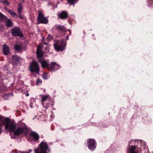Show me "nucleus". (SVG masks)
Here are the masks:
<instances>
[{"instance_id": "nucleus-14", "label": "nucleus", "mask_w": 153, "mask_h": 153, "mask_svg": "<svg viewBox=\"0 0 153 153\" xmlns=\"http://www.w3.org/2000/svg\"><path fill=\"white\" fill-rule=\"evenodd\" d=\"M3 53L4 55H7L10 52V49L6 45L4 44L3 46Z\"/></svg>"}, {"instance_id": "nucleus-18", "label": "nucleus", "mask_w": 153, "mask_h": 153, "mask_svg": "<svg viewBox=\"0 0 153 153\" xmlns=\"http://www.w3.org/2000/svg\"><path fill=\"white\" fill-rule=\"evenodd\" d=\"M14 48L18 52H21L22 51V46L21 45H15Z\"/></svg>"}, {"instance_id": "nucleus-17", "label": "nucleus", "mask_w": 153, "mask_h": 153, "mask_svg": "<svg viewBox=\"0 0 153 153\" xmlns=\"http://www.w3.org/2000/svg\"><path fill=\"white\" fill-rule=\"evenodd\" d=\"M136 147L135 146H132L129 149L128 153H138V152L135 150Z\"/></svg>"}, {"instance_id": "nucleus-39", "label": "nucleus", "mask_w": 153, "mask_h": 153, "mask_svg": "<svg viewBox=\"0 0 153 153\" xmlns=\"http://www.w3.org/2000/svg\"><path fill=\"white\" fill-rule=\"evenodd\" d=\"M47 48L46 47V48H45V49L47 50Z\"/></svg>"}, {"instance_id": "nucleus-2", "label": "nucleus", "mask_w": 153, "mask_h": 153, "mask_svg": "<svg viewBox=\"0 0 153 153\" xmlns=\"http://www.w3.org/2000/svg\"><path fill=\"white\" fill-rule=\"evenodd\" d=\"M48 147L47 143L44 142H41L38 147L34 149L35 153H47Z\"/></svg>"}, {"instance_id": "nucleus-16", "label": "nucleus", "mask_w": 153, "mask_h": 153, "mask_svg": "<svg viewBox=\"0 0 153 153\" xmlns=\"http://www.w3.org/2000/svg\"><path fill=\"white\" fill-rule=\"evenodd\" d=\"M68 16V14L65 11H62L59 15V17L62 19H66Z\"/></svg>"}, {"instance_id": "nucleus-23", "label": "nucleus", "mask_w": 153, "mask_h": 153, "mask_svg": "<svg viewBox=\"0 0 153 153\" xmlns=\"http://www.w3.org/2000/svg\"><path fill=\"white\" fill-rule=\"evenodd\" d=\"M6 90L5 86L3 84H1L0 87V90L1 91H4Z\"/></svg>"}, {"instance_id": "nucleus-13", "label": "nucleus", "mask_w": 153, "mask_h": 153, "mask_svg": "<svg viewBox=\"0 0 153 153\" xmlns=\"http://www.w3.org/2000/svg\"><path fill=\"white\" fill-rule=\"evenodd\" d=\"M12 57L13 60L12 62L14 65L17 64L20 59V57L16 54L13 55Z\"/></svg>"}, {"instance_id": "nucleus-3", "label": "nucleus", "mask_w": 153, "mask_h": 153, "mask_svg": "<svg viewBox=\"0 0 153 153\" xmlns=\"http://www.w3.org/2000/svg\"><path fill=\"white\" fill-rule=\"evenodd\" d=\"M66 43L63 40L61 41H56L54 44V46L55 50L57 51H62L65 48Z\"/></svg>"}, {"instance_id": "nucleus-26", "label": "nucleus", "mask_w": 153, "mask_h": 153, "mask_svg": "<svg viewBox=\"0 0 153 153\" xmlns=\"http://www.w3.org/2000/svg\"><path fill=\"white\" fill-rule=\"evenodd\" d=\"M53 38L52 36L50 34H48V36L46 38V39L48 41L51 40Z\"/></svg>"}, {"instance_id": "nucleus-24", "label": "nucleus", "mask_w": 153, "mask_h": 153, "mask_svg": "<svg viewBox=\"0 0 153 153\" xmlns=\"http://www.w3.org/2000/svg\"><path fill=\"white\" fill-rule=\"evenodd\" d=\"M0 2L4 3V4L7 5H9V3L7 0H0Z\"/></svg>"}, {"instance_id": "nucleus-29", "label": "nucleus", "mask_w": 153, "mask_h": 153, "mask_svg": "<svg viewBox=\"0 0 153 153\" xmlns=\"http://www.w3.org/2000/svg\"><path fill=\"white\" fill-rule=\"evenodd\" d=\"M32 151V150L31 149H29L28 152H24L23 151H22L21 152V153H30Z\"/></svg>"}, {"instance_id": "nucleus-21", "label": "nucleus", "mask_w": 153, "mask_h": 153, "mask_svg": "<svg viewBox=\"0 0 153 153\" xmlns=\"http://www.w3.org/2000/svg\"><path fill=\"white\" fill-rule=\"evenodd\" d=\"M22 9V4L19 3L18 8V12L19 14H21Z\"/></svg>"}, {"instance_id": "nucleus-30", "label": "nucleus", "mask_w": 153, "mask_h": 153, "mask_svg": "<svg viewBox=\"0 0 153 153\" xmlns=\"http://www.w3.org/2000/svg\"><path fill=\"white\" fill-rule=\"evenodd\" d=\"M8 96L7 95H4L3 97V98L4 100H7L8 99Z\"/></svg>"}, {"instance_id": "nucleus-8", "label": "nucleus", "mask_w": 153, "mask_h": 153, "mask_svg": "<svg viewBox=\"0 0 153 153\" xmlns=\"http://www.w3.org/2000/svg\"><path fill=\"white\" fill-rule=\"evenodd\" d=\"M11 33L13 36H19L21 37L23 36L20 29L18 27H15L13 28L11 30Z\"/></svg>"}, {"instance_id": "nucleus-9", "label": "nucleus", "mask_w": 153, "mask_h": 153, "mask_svg": "<svg viewBox=\"0 0 153 153\" xmlns=\"http://www.w3.org/2000/svg\"><path fill=\"white\" fill-rule=\"evenodd\" d=\"M60 66L55 62H52L50 64L48 69L51 71H56L59 69Z\"/></svg>"}, {"instance_id": "nucleus-28", "label": "nucleus", "mask_w": 153, "mask_h": 153, "mask_svg": "<svg viewBox=\"0 0 153 153\" xmlns=\"http://www.w3.org/2000/svg\"><path fill=\"white\" fill-rule=\"evenodd\" d=\"M42 46L41 44H39L37 48V50H42Z\"/></svg>"}, {"instance_id": "nucleus-27", "label": "nucleus", "mask_w": 153, "mask_h": 153, "mask_svg": "<svg viewBox=\"0 0 153 153\" xmlns=\"http://www.w3.org/2000/svg\"><path fill=\"white\" fill-rule=\"evenodd\" d=\"M42 81L41 79H37L36 82V84L37 85H38L41 84L42 82Z\"/></svg>"}, {"instance_id": "nucleus-35", "label": "nucleus", "mask_w": 153, "mask_h": 153, "mask_svg": "<svg viewBox=\"0 0 153 153\" xmlns=\"http://www.w3.org/2000/svg\"><path fill=\"white\" fill-rule=\"evenodd\" d=\"M140 142H141V143H143L144 145H145V143L144 141H140Z\"/></svg>"}, {"instance_id": "nucleus-6", "label": "nucleus", "mask_w": 153, "mask_h": 153, "mask_svg": "<svg viewBox=\"0 0 153 153\" xmlns=\"http://www.w3.org/2000/svg\"><path fill=\"white\" fill-rule=\"evenodd\" d=\"M30 71L32 72L38 74L39 71V68L38 63L33 61L30 66Z\"/></svg>"}, {"instance_id": "nucleus-38", "label": "nucleus", "mask_w": 153, "mask_h": 153, "mask_svg": "<svg viewBox=\"0 0 153 153\" xmlns=\"http://www.w3.org/2000/svg\"><path fill=\"white\" fill-rule=\"evenodd\" d=\"M26 95L27 96H28L29 95V94H26Z\"/></svg>"}, {"instance_id": "nucleus-25", "label": "nucleus", "mask_w": 153, "mask_h": 153, "mask_svg": "<svg viewBox=\"0 0 153 153\" xmlns=\"http://www.w3.org/2000/svg\"><path fill=\"white\" fill-rule=\"evenodd\" d=\"M77 0H67L69 3L71 5H72L74 4L75 2Z\"/></svg>"}, {"instance_id": "nucleus-19", "label": "nucleus", "mask_w": 153, "mask_h": 153, "mask_svg": "<svg viewBox=\"0 0 153 153\" xmlns=\"http://www.w3.org/2000/svg\"><path fill=\"white\" fill-rule=\"evenodd\" d=\"M5 21L6 22V25L8 27L12 26L13 22L10 19H6Z\"/></svg>"}, {"instance_id": "nucleus-33", "label": "nucleus", "mask_w": 153, "mask_h": 153, "mask_svg": "<svg viewBox=\"0 0 153 153\" xmlns=\"http://www.w3.org/2000/svg\"><path fill=\"white\" fill-rule=\"evenodd\" d=\"M19 18L21 19H23V17H22V15H21V14H19Z\"/></svg>"}, {"instance_id": "nucleus-10", "label": "nucleus", "mask_w": 153, "mask_h": 153, "mask_svg": "<svg viewBox=\"0 0 153 153\" xmlns=\"http://www.w3.org/2000/svg\"><path fill=\"white\" fill-rule=\"evenodd\" d=\"M39 62L40 63L42 67L43 68H46L48 69L50 64L49 62L47 60H45L44 59H39Z\"/></svg>"}, {"instance_id": "nucleus-34", "label": "nucleus", "mask_w": 153, "mask_h": 153, "mask_svg": "<svg viewBox=\"0 0 153 153\" xmlns=\"http://www.w3.org/2000/svg\"><path fill=\"white\" fill-rule=\"evenodd\" d=\"M30 108H33V105L32 102H30Z\"/></svg>"}, {"instance_id": "nucleus-7", "label": "nucleus", "mask_w": 153, "mask_h": 153, "mask_svg": "<svg viewBox=\"0 0 153 153\" xmlns=\"http://www.w3.org/2000/svg\"><path fill=\"white\" fill-rule=\"evenodd\" d=\"M87 144L89 149L94 150L96 149V142L94 139H89L87 141Z\"/></svg>"}, {"instance_id": "nucleus-31", "label": "nucleus", "mask_w": 153, "mask_h": 153, "mask_svg": "<svg viewBox=\"0 0 153 153\" xmlns=\"http://www.w3.org/2000/svg\"><path fill=\"white\" fill-rule=\"evenodd\" d=\"M44 39H45V38L44 37H43V38H42V42L45 45H48V43H46L45 42H43V41H44Z\"/></svg>"}, {"instance_id": "nucleus-36", "label": "nucleus", "mask_w": 153, "mask_h": 153, "mask_svg": "<svg viewBox=\"0 0 153 153\" xmlns=\"http://www.w3.org/2000/svg\"><path fill=\"white\" fill-rule=\"evenodd\" d=\"M48 79V77H44V79Z\"/></svg>"}, {"instance_id": "nucleus-22", "label": "nucleus", "mask_w": 153, "mask_h": 153, "mask_svg": "<svg viewBox=\"0 0 153 153\" xmlns=\"http://www.w3.org/2000/svg\"><path fill=\"white\" fill-rule=\"evenodd\" d=\"M6 19V16L0 13V21H4Z\"/></svg>"}, {"instance_id": "nucleus-1", "label": "nucleus", "mask_w": 153, "mask_h": 153, "mask_svg": "<svg viewBox=\"0 0 153 153\" xmlns=\"http://www.w3.org/2000/svg\"><path fill=\"white\" fill-rule=\"evenodd\" d=\"M16 126V123L12 121L9 122L5 125L6 129H8L10 132H13L14 134L16 135L23 134L27 131L25 127H20L15 129Z\"/></svg>"}, {"instance_id": "nucleus-37", "label": "nucleus", "mask_w": 153, "mask_h": 153, "mask_svg": "<svg viewBox=\"0 0 153 153\" xmlns=\"http://www.w3.org/2000/svg\"><path fill=\"white\" fill-rule=\"evenodd\" d=\"M51 5V3H48V6Z\"/></svg>"}, {"instance_id": "nucleus-20", "label": "nucleus", "mask_w": 153, "mask_h": 153, "mask_svg": "<svg viewBox=\"0 0 153 153\" xmlns=\"http://www.w3.org/2000/svg\"><path fill=\"white\" fill-rule=\"evenodd\" d=\"M37 57L39 59L42 58V57L43 56V53L42 50H37Z\"/></svg>"}, {"instance_id": "nucleus-4", "label": "nucleus", "mask_w": 153, "mask_h": 153, "mask_svg": "<svg viewBox=\"0 0 153 153\" xmlns=\"http://www.w3.org/2000/svg\"><path fill=\"white\" fill-rule=\"evenodd\" d=\"M42 97L41 102L42 106L47 108L50 107V102L51 99V96L49 95H41Z\"/></svg>"}, {"instance_id": "nucleus-12", "label": "nucleus", "mask_w": 153, "mask_h": 153, "mask_svg": "<svg viewBox=\"0 0 153 153\" xmlns=\"http://www.w3.org/2000/svg\"><path fill=\"white\" fill-rule=\"evenodd\" d=\"M53 29L58 31H66L65 28L64 26L60 25L55 26Z\"/></svg>"}, {"instance_id": "nucleus-11", "label": "nucleus", "mask_w": 153, "mask_h": 153, "mask_svg": "<svg viewBox=\"0 0 153 153\" xmlns=\"http://www.w3.org/2000/svg\"><path fill=\"white\" fill-rule=\"evenodd\" d=\"M30 135L33 137L34 141H37L39 140V136L35 131H31L30 133Z\"/></svg>"}, {"instance_id": "nucleus-5", "label": "nucleus", "mask_w": 153, "mask_h": 153, "mask_svg": "<svg viewBox=\"0 0 153 153\" xmlns=\"http://www.w3.org/2000/svg\"><path fill=\"white\" fill-rule=\"evenodd\" d=\"M37 24H47L48 23L47 18L44 16L43 14L41 11L38 12V16L37 18Z\"/></svg>"}, {"instance_id": "nucleus-32", "label": "nucleus", "mask_w": 153, "mask_h": 153, "mask_svg": "<svg viewBox=\"0 0 153 153\" xmlns=\"http://www.w3.org/2000/svg\"><path fill=\"white\" fill-rule=\"evenodd\" d=\"M48 76V74L46 73H45L43 74V76Z\"/></svg>"}, {"instance_id": "nucleus-15", "label": "nucleus", "mask_w": 153, "mask_h": 153, "mask_svg": "<svg viewBox=\"0 0 153 153\" xmlns=\"http://www.w3.org/2000/svg\"><path fill=\"white\" fill-rule=\"evenodd\" d=\"M4 9L7 10V11L10 14L12 17L15 18H17L18 17V15L13 11L8 9L6 7L4 8Z\"/></svg>"}]
</instances>
